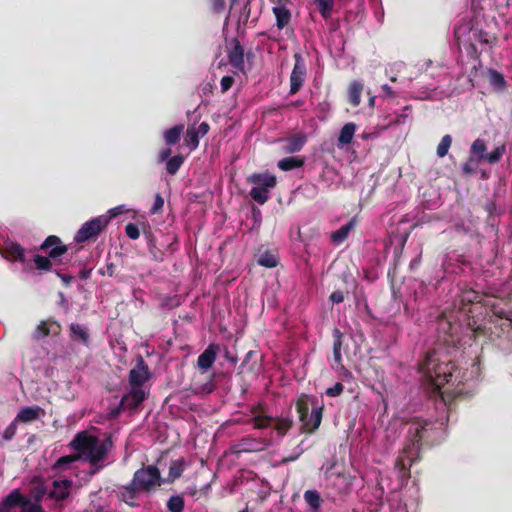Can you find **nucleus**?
I'll list each match as a JSON object with an SVG mask.
<instances>
[{"mask_svg": "<svg viewBox=\"0 0 512 512\" xmlns=\"http://www.w3.org/2000/svg\"><path fill=\"white\" fill-rule=\"evenodd\" d=\"M343 389H344L343 384L340 382H337V383L333 384L332 387L327 388L325 391V394L329 397H337L342 394Z\"/></svg>", "mask_w": 512, "mask_h": 512, "instance_id": "nucleus-54", "label": "nucleus"}, {"mask_svg": "<svg viewBox=\"0 0 512 512\" xmlns=\"http://www.w3.org/2000/svg\"><path fill=\"white\" fill-rule=\"evenodd\" d=\"M210 130V126L208 123L203 122L199 124V126L196 128V132L200 134L202 137H204Z\"/></svg>", "mask_w": 512, "mask_h": 512, "instance_id": "nucleus-61", "label": "nucleus"}, {"mask_svg": "<svg viewBox=\"0 0 512 512\" xmlns=\"http://www.w3.org/2000/svg\"><path fill=\"white\" fill-rule=\"evenodd\" d=\"M342 345L343 334L338 328H335L333 329V358L331 368L342 375H350L349 370L342 363Z\"/></svg>", "mask_w": 512, "mask_h": 512, "instance_id": "nucleus-11", "label": "nucleus"}, {"mask_svg": "<svg viewBox=\"0 0 512 512\" xmlns=\"http://www.w3.org/2000/svg\"><path fill=\"white\" fill-rule=\"evenodd\" d=\"M183 125H176L164 132V141L168 146H173L180 141Z\"/></svg>", "mask_w": 512, "mask_h": 512, "instance_id": "nucleus-36", "label": "nucleus"}, {"mask_svg": "<svg viewBox=\"0 0 512 512\" xmlns=\"http://www.w3.org/2000/svg\"><path fill=\"white\" fill-rule=\"evenodd\" d=\"M211 11L214 14H220L226 7V0H210Z\"/></svg>", "mask_w": 512, "mask_h": 512, "instance_id": "nucleus-56", "label": "nucleus"}, {"mask_svg": "<svg viewBox=\"0 0 512 512\" xmlns=\"http://www.w3.org/2000/svg\"><path fill=\"white\" fill-rule=\"evenodd\" d=\"M146 399L145 391L142 388L130 389L126 394L121 398V402H119V408L128 409V410H136L137 407L141 405Z\"/></svg>", "mask_w": 512, "mask_h": 512, "instance_id": "nucleus-14", "label": "nucleus"}, {"mask_svg": "<svg viewBox=\"0 0 512 512\" xmlns=\"http://www.w3.org/2000/svg\"><path fill=\"white\" fill-rule=\"evenodd\" d=\"M218 346L210 344L206 349L198 356L197 366L202 372L207 371L216 361Z\"/></svg>", "mask_w": 512, "mask_h": 512, "instance_id": "nucleus-20", "label": "nucleus"}, {"mask_svg": "<svg viewBox=\"0 0 512 512\" xmlns=\"http://www.w3.org/2000/svg\"><path fill=\"white\" fill-rule=\"evenodd\" d=\"M54 260L43 255H35L34 263L38 271H51Z\"/></svg>", "mask_w": 512, "mask_h": 512, "instance_id": "nucleus-44", "label": "nucleus"}, {"mask_svg": "<svg viewBox=\"0 0 512 512\" xmlns=\"http://www.w3.org/2000/svg\"><path fill=\"white\" fill-rule=\"evenodd\" d=\"M109 223V218L106 215L94 217L88 222L83 223L81 228L78 229L75 235V242L83 243L94 240L101 232L105 230Z\"/></svg>", "mask_w": 512, "mask_h": 512, "instance_id": "nucleus-7", "label": "nucleus"}, {"mask_svg": "<svg viewBox=\"0 0 512 512\" xmlns=\"http://www.w3.org/2000/svg\"><path fill=\"white\" fill-rule=\"evenodd\" d=\"M167 509L169 512H183L185 509V499L181 495H173L168 499Z\"/></svg>", "mask_w": 512, "mask_h": 512, "instance_id": "nucleus-40", "label": "nucleus"}, {"mask_svg": "<svg viewBox=\"0 0 512 512\" xmlns=\"http://www.w3.org/2000/svg\"><path fill=\"white\" fill-rule=\"evenodd\" d=\"M232 48L228 50V61L233 68L244 71V47L240 44L239 40L234 38L231 42Z\"/></svg>", "mask_w": 512, "mask_h": 512, "instance_id": "nucleus-19", "label": "nucleus"}, {"mask_svg": "<svg viewBox=\"0 0 512 512\" xmlns=\"http://www.w3.org/2000/svg\"><path fill=\"white\" fill-rule=\"evenodd\" d=\"M487 79L488 83L491 84L494 91L503 92L507 87L504 75L495 69H488Z\"/></svg>", "mask_w": 512, "mask_h": 512, "instance_id": "nucleus-28", "label": "nucleus"}, {"mask_svg": "<svg viewBox=\"0 0 512 512\" xmlns=\"http://www.w3.org/2000/svg\"><path fill=\"white\" fill-rule=\"evenodd\" d=\"M20 512H45L42 508V505L37 503H32L31 500L27 499L24 495L23 501L20 502Z\"/></svg>", "mask_w": 512, "mask_h": 512, "instance_id": "nucleus-48", "label": "nucleus"}, {"mask_svg": "<svg viewBox=\"0 0 512 512\" xmlns=\"http://www.w3.org/2000/svg\"><path fill=\"white\" fill-rule=\"evenodd\" d=\"M246 182L252 185L250 190L251 199L260 205H264L269 199L270 189L276 185V177L266 171L252 174L246 178Z\"/></svg>", "mask_w": 512, "mask_h": 512, "instance_id": "nucleus-5", "label": "nucleus"}, {"mask_svg": "<svg viewBox=\"0 0 512 512\" xmlns=\"http://www.w3.org/2000/svg\"><path fill=\"white\" fill-rule=\"evenodd\" d=\"M470 41L475 42L476 45L488 46V48H492L497 42V38L482 29L470 28L468 42Z\"/></svg>", "mask_w": 512, "mask_h": 512, "instance_id": "nucleus-21", "label": "nucleus"}, {"mask_svg": "<svg viewBox=\"0 0 512 512\" xmlns=\"http://www.w3.org/2000/svg\"><path fill=\"white\" fill-rule=\"evenodd\" d=\"M82 458L81 454H71L67 456H61L57 461H55L53 469L55 471H63L68 469L72 463L80 461Z\"/></svg>", "mask_w": 512, "mask_h": 512, "instance_id": "nucleus-35", "label": "nucleus"}, {"mask_svg": "<svg viewBox=\"0 0 512 512\" xmlns=\"http://www.w3.org/2000/svg\"><path fill=\"white\" fill-rule=\"evenodd\" d=\"M72 487L71 480H54L53 481V489L49 490L48 497L49 499L55 502H61L68 498L70 495V489Z\"/></svg>", "mask_w": 512, "mask_h": 512, "instance_id": "nucleus-17", "label": "nucleus"}, {"mask_svg": "<svg viewBox=\"0 0 512 512\" xmlns=\"http://www.w3.org/2000/svg\"><path fill=\"white\" fill-rule=\"evenodd\" d=\"M61 332V326L59 322L52 319L41 321L37 325L34 332H32V339L35 341L41 340L42 338L48 337L50 334L53 336L59 335Z\"/></svg>", "mask_w": 512, "mask_h": 512, "instance_id": "nucleus-16", "label": "nucleus"}, {"mask_svg": "<svg viewBox=\"0 0 512 512\" xmlns=\"http://www.w3.org/2000/svg\"><path fill=\"white\" fill-rule=\"evenodd\" d=\"M185 460L183 458L175 459L170 461L168 477L165 482L173 483L176 479H179L182 473L185 471Z\"/></svg>", "mask_w": 512, "mask_h": 512, "instance_id": "nucleus-29", "label": "nucleus"}, {"mask_svg": "<svg viewBox=\"0 0 512 512\" xmlns=\"http://www.w3.org/2000/svg\"><path fill=\"white\" fill-rule=\"evenodd\" d=\"M478 161L470 157L469 160L465 161L462 165V171L464 175L474 174L477 168Z\"/></svg>", "mask_w": 512, "mask_h": 512, "instance_id": "nucleus-51", "label": "nucleus"}, {"mask_svg": "<svg viewBox=\"0 0 512 512\" xmlns=\"http://www.w3.org/2000/svg\"><path fill=\"white\" fill-rule=\"evenodd\" d=\"M221 92L226 93L234 84V78L232 76H223L221 78Z\"/></svg>", "mask_w": 512, "mask_h": 512, "instance_id": "nucleus-57", "label": "nucleus"}, {"mask_svg": "<svg viewBox=\"0 0 512 512\" xmlns=\"http://www.w3.org/2000/svg\"><path fill=\"white\" fill-rule=\"evenodd\" d=\"M112 448V439L108 435L103 440H99L93 445V448L82 454L84 460L89 461L93 467L99 468V463L106 459L108 451Z\"/></svg>", "mask_w": 512, "mask_h": 512, "instance_id": "nucleus-8", "label": "nucleus"}, {"mask_svg": "<svg viewBox=\"0 0 512 512\" xmlns=\"http://www.w3.org/2000/svg\"><path fill=\"white\" fill-rule=\"evenodd\" d=\"M316 7H318L321 17L328 19L331 17L334 0H314Z\"/></svg>", "mask_w": 512, "mask_h": 512, "instance_id": "nucleus-41", "label": "nucleus"}, {"mask_svg": "<svg viewBox=\"0 0 512 512\" xmlns=\"http://www.w3.org/2000/svg\"><path fill=\"white\" fill-rule=\"evenodd\" d=\"M295 64L290 74V95H295L302 88L305 76L307 75V67L300 53L294 54Z\"/></svg>", "mask_w": 512, "mask_h": 512, "instance_id": "nucleus-9", "label": "nucleus"}, {"mask_svg": "<svg viewBox=\"0 0 512 512\" xmlns=\"http://www.w3.org/2000/svg\"><path fill=\"white\" fill-rule=\"evenodd\" d=\"M17 426H18V423H16V422L12 421L11 423H9L8 427L2 433L3 440H5V441L12 440L16 434Z\"/></svg>", "mask_w": 512, "mask_h": 512, "instance_id": "nucleus-53", "label": "nucleus"}, {"mask_svg": "<svg viewBox=\"0 0 512 512\" xmlns=\"http://www.w3.org/2000/svg\"><path fill=\"white\" fill-rule=\"evenodd\" d=\"M274 418L268 415H256L251 418V423L256 429H266L272 425Z\"/></svg>", "mask_w": 512, "mask_h": 512, "instance_id": "nucleus-43", "label": "nucleus"}, {"mask_svg": "<svg viewBox=\"0 0 512 512\" xmlns=\"http://www.w3.org/2000/svg\"><path fill=\"white\" fill-rule=\"evenodd\" d=\"M464 48L466 55H468L472 60H478L480 58L481 52L477 50L475 42L470 41L464 44Z\"/></svg>", "mask_w": 512, "mask_h": 512, "instance_id": "nucleus-50", "label": "nucleus"}, {"mask_svg": "<svg viewBox=\"0 0 512 512\" xmlns=\"http://www.w3.org/2000/svg\"><path fill=\"white\" fill-rule=\"evenodd\" d=\"M170 155H171V150L170 148H165V149H162L160 150L159 152V155H158V161L159 162H165L167 160H169L170 158Z\"/></svg>", "mask_w": 512, "mask_h": 512, "instance_id": "nucleus-60", "label": "nucleus"}, {"mask_svg": "<svg viewBox=\"0 0 512 512\" xmlns=\"http://www.w3.org/2000/svg\"><path fill=\"white\" fill-rule=\"evenodd\" d=\"M2 256L8 261L26 263L25 249L19 243L8 241L3 247Z\"/></svg>", "mask_w": 512, "mask_h": 512, "instance_id": "nucleus-18", "label": "nucleus"}, {"mask_svg": "<svg viewBox=\"0 0 512 512\" xmlns=\"http://www.w3.org/2000/svg\"><path fill=\"white\" fill-rule=\"evenodd\" d=\"M257 263L266 268H274L278 265V256L267 250L258 257Z\"/></svg>", "mask_w": 512, "mask_h": 512, "instance_id": "nucleus-38", "label": "nucleus"}, {"mask_svg": "<svg viewBox=\"0 0 512 512\" xmlns=\"http://www.w3.org/2000/svg\"><path fill=\"white\" fill-rule=\"evenodd\" d=\"M44 411L39 406H28L19 410L17 416L13 419L16 423H31L37 420Z\"/></svg>", "mask_w": 512, "mask_h": 512, "instance_id": "nucleus-23", "label": "nucleus"}, {"mask_svg": "<svg viewBox=\"0 0 512 512\" xmlns=\"http://www.w3.org/2000/svg\"><path fill=\"white\" fill-rule=\"evenodd\" d=\"M382 90H383L385 96H387L389 98L394 97V91L392 88H390V86L388 84H383Z\"/></svg>", "mask_w": 512, "mask_h": 512, "instance_id": "nucleus-64", "label": "nucleus"}, {"mask_svg": "<svg viewBox=\"0 0 512 512\" xmlns=\"http://www.w3.org/2000/svg\"><path fill=\"white\" fill-rule=\"evenodd\" d=\"M141 229L142 234H144L147 242L148 251H150L151 255L157 256V253L160 252V250L158 249L157 243L155 242V237L151 231V227L147 223L141 222Z\"/></svg>", "mask_w": 512, "mask_h": 512, "instance_id": "nucleus-34", "label": "nucleus"}, {"mask_svg": "<svg viewBox=\"0 0 512 512\" xmlns=\"http://www.w3.org/2000/svg\"><path fill=\"white\" fill-rule=\"evenodd\" d=\"M363 90V84L360 81H352L348 87V101L351 106L358 107L361 102V93Z\"/></svg>", "mask_w": 512, "mask_h": 512, "instance_id": "nucleus-30", "label": "nucleus"}, {"mask_svg": "<svg viewBox=\"0 0 512 512\" xmlns=\"http://www.w3.org/2000/svg\"><path fill=\"white\" fill-rule=\"evenodd\" d=\"M307 142V136L304 134H297L285 140L283 150L285 153H296L302 150L304 144Z\"/></svg>", "mask_w": 512, "mask_h": 512, "instance_id": "nucleus-26", "label": "nucleus"}, {"mask_svg": "<svg viewBox=\"0 0 512 512\" xmlns=\"http://www.w3.org/2000/svg\"><path fill=\"white\" fill-rule=\"evenodd\" d=\"M255 357H256V352L253 350H250L249 352L246 353L243 363H242V365H240V367H245L246 364H248L249 361Z\"/></svg>", "mask_w": 512, "mask_h": 512, "instance_id": "nucleus-63", "label": "nucleus"}, {"mask_svg": "<svg viewBox=\"0 0 512 512\" xmlns=\"http://www.w3.org/2000/svg\"><path fill=\"white\" fill-rule=\"evenodd\" d=\"M292 424L291 418H277L275 419L274 429L280 436H284L292 428Z\"/></svg>", "mask_w": 512, "mask_h": 512, "instance_id": "nucleus-45", "label": "nucleus"}, {"mask_svg": "<svg viewBox=\"0 0 512 512\" xmlns=\"http://www.w3.org/2000/svg\"><path fill=\"white\" fill-rule=\"evenodd\" d=\"M355 131L356 125L353 122L345 124L340 131V136H338V146L344 147L350 144L353 141Z\"/></svg>", "mask_w": 512, "mask_h": 512, "instance_id": "nucleus-32", "label": "nucleus"}, {"mask_svg": "<svg viewBox=\"0 0 512 512\" xmlns=\"http://www.w3.org/2000/svg\"><path fill=\"white\" fill-rule=\"evenodd\" d=\"M445 422L444 421H429L424 419H417L411 422L410 428L407 431L408 446L405 447L404 452L408 454V463L410 466L422 447H432L441 442L445 437Z\"/></svg>", "mask_w": 512, "mask_h": 512, "instance_id": "nucleus-3", "label": "nucleus"}, {"mask_svg": "<svg viewBox=\"0 0 512 512\" xmlns=\"http://www.w3.org/2000/svg\"><path fill=\"white\" fill-rule=\"evenodd\" d=\"M316 398L302 394L296 400L298 419L302 423L303 433H313L319 429L324 404L315 405Z\"/></svg>", "mask_w": 512, "mask_h": 512, "instance_id": "nucleus-4", "label": "nucleus"}, {"mask_svg": "<svg viewBox=\"0 0 512 512\" xmlns=\"http://www.w3.org/2000/svg\"><path fill=\"white\" fill-rule=\"evenodd\" d=\"M124 213V206L121 205V206H117L116 208H111L108 210V216H106L107 218H110L113 219V218H116L118 215H121Z\"/></svg>", "mask_w": 512, "mask_h": 512, "instance_id": "nucleus-59", "label": "nucleus"}, {"mask_svg": "<svg viewBox=\"0 0 512 512\" xmlns=\"http://www.w3.org/2000/svg\"><path fill=\"white\" fill-rule=\"evenodd\" d=\"M165 480L161 478L160 471L155 465L144 466L135 470L133 479L129 484L142 489V492L150 493L163 485Z\"/></svg>", "mask_w": 512, "mask_h": 512, "instance_id": "nucleus-6", "label": "nucleus"}, {"mask_svg": "<svg viewBox=\"0 0 512 512\" xmlns=\"http://www.w3.org/2000/svg\"><path fill=\"white\" fill-rule=\"evenodd\" d=\"M40 250L46 252V257L54 260L55 263H60V257L67 253L68 248L62 243L60 237L50 235L42 242Z\"/></svg>", "mask_w": 512, "mask_h": 512, "instance_id": "nucleus-10", "label": "nucleus"}, {"mask_svg": "<svg viewBox=\"0 0 512 512\" xmlns=\"http://www.w3.org/2000/svg\"><path fill=\"white\" fill-rule=\"evenodd\" d=\"M24 500V494L19 490H13L7 494L5 499L0 503V512H10L15 507L20 506V502Z\"/></svg>", "mask_w": 512, "mask_h": 512, "instance_id": "nucleus-24", "label": "nucleus"}, {"mask_svg": "<svg viewBox=\"0 0 512 512\" xmlns=\"http://www.w3.org/2000/svg\"><path fill=\"white\" fill-rule=\"evenodd\" d=\"M46 494H48V490L47 486L44 484V481L37 476L32 478L29 490L30 498L28 499L31 500L32 503L41 505V502Z\"/></svg>", "mask_w": 512, "mask_h": 512, "instance_id": "nucleus-22", "label": "nucleus"}, {"mask_svg": "<svg viewBox=\"0 0 512 512\" xmlns=\"http://www.w3.org/2000/svg\"><path fill=\"white\" fill-rule=\"evenodd\" d=\"M486 143L481 139H476L472 142L470 153L471 155L477 156L479 160H482L484 155L486 154Z\"/></svg>", "mask_w": 512, "mask_h": 512, "instance_id": "nucleus-46", "label": "nucleus"}, {"mask_svg": "<svg viewBox=\"0 0 512 512\" xmlns=\"http://www.w3.org/2000/svg\"><path fill=\"white\" fill-rule=\"evenodd\" d=\"M151 378V372L142 356H138L135 368L129 371V385L132 389L141 388Z\"/></svg>", "mask_w": 512, "mask_h": 512, "instance_id": "nucleus-12", "label": "nucleus"}, {"mask_svg": "<svg viewBox=\"0 0 512 512\" xmlns=\"http://www.w3.org/2000/svg\"><path fill=\"white\" fill-rule=\"evenodd\" d=\"M251 414L252 416L256 417V415H265L262 405L256 404L255 406H252L251 408Z\"/></svg>", "mask_w": 512, "mask_h": 512, "instance_id": "nucleus-62", "label": "nucleus"}, {"mask_svg": "<svg viewBox=\"0 0 512 512\" xmlns=\"http://www.w3.org/2000/svg\"><path fill=\"white\" fill-rule=\"evenodd\" d=\"M199 137L201 136L195 132V127L188 126L185 135L186 146L190 147L191 150L196 149L199 146Z\"/></svg>", "mask_w": 512, "mask_h": 512, "instance_id": "nucleus-42", "label": "nucleus"}, {"mask_svg": "<svg viewBox=\"0 0 512 512\" xmlns=\"http://www.w3.org/2000/svg\"><path fill=\"white\" fill-rule=\"evenodd\" d=\"M99 440V438L93 435H89L88 432L82 431L77 432L74 439H72V441L70 442L69 446L71 447L72 450L77 451L76 454L82 455L85 451L92 449L93 445H95L96 442H98Z\"/></svg>", "mask_w": 512, "mask_h": 512, "instance_id": "nucleus-15", "label": "nucleus"}, {"mask_svg": "<svg viewBox=\"0 0 512 512\" xmlns=\"http://www.w3.org/2000/svg\"><path fill=\"white\" fill-rule=\"evenodd\" d=\"M355 226V218L350 219L347 224H344L336 232L331 233V242L341 244L349 237V233Z\"/></svg>", "mask_w": 512, "mask_h": 512, "instance_id": "nucleus-31", "label": "nucleus"}, {"mask_svg": "<svg viewBox=\"0 0 512 512\" xmlns=\"http://www.w3.org/2000/svg\"><path fill=\"white\" fill-rule=\"evenodd\" d=\"M454 306L458 308L460 313H464L466 327L471 332L474 341H480L488 337V329L486 327V318L497 316L499 319L505 318L503 310L498 311L490 301L472 288H466L458 294Z\"/></svg>", "mask_w": 512, "mask_h": 512, "instance_id": "nucleus-1", "label": "nucleus"}, {"mask_svg": "<svg viewBox=\"0 0 512 512\" xmlns=\"http://www.w3.org/2000/svg\"><path fill=\"white\" fill-rule=\"evenodd\" d=\"M70 337L72 341L83 344L84 346H88L90 342L88 329L83 325L78 323H71L70 327Z\"/></svg>", "mask_w": 512, "mask_h": 512, "instance_id": "nucleus-25", "label": "nucleus"}, {"mask_svg": "<svg viewBox=\"0 0 512 512\" xmlns=\"http://www.w3.org/2000/svg\"><path fill=\"white\" fill-rule=\"evenodd\" d=\"M303 498L307 505H309L310 509H312L314 512L320 509L322 499L318 491L306 490V492L303 494Z\"/></svg>", "mask_w": 512, "mask_h": 512, "instance_id": "nucleus-37", "label": "nucleus"}, {"mask_svg": "<svg viewBox=\"0 0 512 512\" xmlns=\"http://www.w3.org/2000/svg\"><path fill=\"white\" fill-rule=\"evenodd\" d=\"M332 304H341L344 301V293L341 290L333 291L330 295Z\"/></svg>", "mask_w": 512, "mask_h": 512, "instance_id": "nucleus-58", "label": "nucleus"}, {"mask_svg": "<svg viewBox=\"0 0 512 512\" xmlns=\"http://www.w3.org/2000/svg\"><path fill=\"white\" fill-rule=\"evenodd\" d=\"M279 170L290 171L301 168L304 165V159L300 156H290L278 161Z\"/></svg>", "mask_w": 512, "mask_h": 512, "instance_id": "nucleus-33", "label": "nucleus"}, {"mask_svg": "<svg viewBox=\"0 0 512 512\" xmlns=\"http://www.w3.org/2000/svg\"><path fill=\"white\" fill-rule=\"evenodd\" d=\"M124 230H126V234L129 238H131L132 240H136L140 237V228L138 225L130 222L127 224L126 228H124Z\"/></svg>", "mask_w": 512, "mask_h": 512, "instance_id": "nucleus-52", "label": "nucleus"}, {"mask_svg": "<svg viewBox=\"0 0 512 512\" xmlns=\"http://www.w3.org/2000/svg\"><path fill=\"white\" fill-rule=\"evenodd\" d=\"M452 144V137L450 135L442 136L439 145L436 148V154L439 157H445Z\"/></svg>", "mask_w": 512, "mask_h": 512, "instance_id": "nucleus-49", "label": "nucleus"}, {"mask_svg": "<svg viewBox=\"0 0 512 512\" xmlns=\"http://www.w3.org/2000/svg\"><path fill=\"white\" fill-rule=\"evenodd\" d=\"M163 206H164V199L159 193H157L156 197H154V202H153L152 208L150 209V212L152 214H158L163 209Z\"/></svg>", "mask_w": 512, "mask_h": 512, "instance_id": "nucleus-55", "label": "nucleus"}, {"mask_svg": "<svg viewBox=\"0 0 512 512\" xmlns=\"http://www.w3.org/2000/svg\"><path fill=\"white\" fill-rule=\"evenodd\" d=\"M275 20H277V25L279 30H283L284 27L288 26L291 21V12L286 6L279 5L275 6L272 9Z\"/></svg>", "mask_w": 512, "mask_h": 512, "instance_id": "nucleus-27", "label": "nucleus"}, {"mask_svg": "<svg viewBox=\"0 0 512 512\" xmlns=\"http://www.w3.org/2000/svg\"><path fill=\"white\" fill-rule=\"evenodd\" d=\"M453 370L452 361L442 360L435 350L430 351L423 363L420 364V372L437 392V402L442 404L448 413L453 411L454 400L459 396L458 393L449 389H442L445 384L451 381Z\"/></svg>", "mask_w": 512, "mask_h": 512, "instance_id": "nucleus-2", "label": "nucleus"}, {"mask_svg": "<svg viewBox=\"0 0 512 512\" xmlns=\"http://www.w3.org/2000/svg\"><path fill=\"white\" fill-rule=\"evenodd\" d=\"M165 161H167V164H165V170H167L168 174L176 175L185 161V158L182 155H176Z\"/></svg>", "mask_w": 512, "mask_h": 512, "instance_id": "nucleus-39", "label": "nucleus"}, {"mask_svg": "<svg viewBox=\"0 0 512 512\" xmlns=\"http://www.w3.org/2000/svg\"><path fill=\"white\" fill-rule=\"evenodd\" d=\"M141 491L142 489L136 487L134 484L117 486V490H113L119 501H122L129 507L133 508L140 506L139 495Z\"/></svg>", "mask_w": 512, "mask_h": 512, "instance_id": "nucleus-13", "label": "nucleus"}, {"mask_svg": "<svg viewBox=\"0 0 512 512\" xmlns=\"http://www.w3.org/2000/svg\"><path fill=\"white\" fill-rule=\"evenodd\" d=\"M505 154V146H498L492 152L485 154L482 160L488 161L489 164H496Z\"/></svg>", "mask_w": 512, "mask_h": 512, "instance_id": "nucleus-47", "label": "nucleus"}]
</instances>
